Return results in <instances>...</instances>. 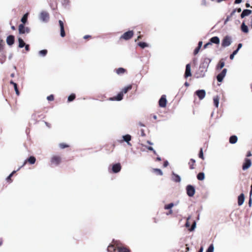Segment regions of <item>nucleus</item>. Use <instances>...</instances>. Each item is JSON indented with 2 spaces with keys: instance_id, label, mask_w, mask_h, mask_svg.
Wrapping results in <instances>:
<instances>
[{
  "instance_id": "47",
  "label": "nucleus",
  "mask_w": 252,
  "mask_h": 252,
  "mask_svg": "<svg viewBox=\"0 0 252 252\" xmlns=\"http://www.w3.org/2000/svg\"><path fill=\"white\" fill-rule=\"evenodd\" d=\"M198 156L201 159H204L203 152V150L202 148H201L199 151Z\"/></svg>"
},
{
  "instance_id": "8",
  "label": "nucleus",
  "mask_w": 252,
  "mask_h": 252,
  "mask_svg": "<svg viewBox=\"0 0 252 252\" xmlns=\"http://www.w3.org/2000/svg\"><path fill=\"white\" fill-rule=\"evenodd\" d=\"M36 161V158H35L34 157V156H30L29 158H28L27 159H26L23 165L20 166L17 170H19L21 167H23L25 164L26 163H27V162H29V163H30L31 164H33Z\"/></svg>"
},
{
  "instance_id": "7",
  "label": "nucleus",
  "mask_w": 252,
  "mask_h": 252,
  "mask_svg": "<svg viewBox=\"0 0 252 252\" xmlns=\"http://www.w3.org/2000/svg\"><path fill=\"white\" fill-rule=\"evenodd\" d=\"M122 169V166L120 163H116L112 165V172L113 173H119Z\"/></svg>"
},
{
  "instance_id": "64",
  "label": "nucleus",
  "mask_w": 252,
  "mask_h": 252,
  "mask_svg": "<svg viewBox=\"0 0 252 252\" xmlns=\"http://www.w3.org/2000/svg\"><path fill=\"white\" fill-rule=\"evenodd\" d=\"M242 1V0H235L234 1V3L235 4H239V3H241Z\"/></svg>"
},
{
  "instance_id": "37",
  "label": "nucleus",
  "mask_w": 252,
  "mask_h": 252,
  "mask_svg": "<svg viewBox=\"0 0 252 252\" xmlns=\"http://www.w3.org/2000/svg\"><path fill=\"white\" fill-rule=\"evenodd\" d=\"M75 94H71L70 95L68 96L67 100L68 102L72 101L75 99Z\"/></svg>"
},
{
  "instance_id": "11",
  "label": "nucleus",
  "mask_w": 252,
  "mask_h": 252,
  "mask_svg": "<svg viewBox=\"0 0 252 252\" xmlns=\"http://www.w3.org/2000/svg\"><path fill=\"white\" fill-rule=\"evenodd\" d=\"M167 100L165 95H162L158 101V104L160 107H165L166 106Z\"/></svg>"
},
{
  "instance_id": "23",
  "label": "nucleus",
  "mask_w": 252,
  "mask_h": 252,
  "mask_svg": "<svg viewBox=\"0 0 252 252\" xmlns=\"http://www.w3.org/2000/svg\"><path fill=\"white\" fill-rule=\"evenodd\" d=\"M224 65H225V62L224 61V59H221V60H220L216 67L218 70H220V69H222L224 67Z\"/></svg>"
},
{
  "instance_id": "26",
  "label": "nucleus",
  "mask_w": 252,
  "mask_h": 252,
  "mask_svg": "<svg viewBox=\"0 0 252 252\" xmlns=\"http://www.w3.org/2000/svg\"><path fill=\"white\" fill-rule=\"evenodd\" d=\"M18 47L19 48H22L24 47L26 44V43L24 42L23 39L21 37L18 38Z\"/></svg>"
},
{
  "instance_id": "20",
  "label": "nucleus",
  "mask_w": 252,
  "mask_h": 252,
  "mask_svg": "<svg viewBox=\"0 0 252 252\" xmlns=\"http://www.w3.org/2000/svg\"><path fill=\"white\" fill-rule=\"evenodd\" d=\"M123 141H125L128 145L131 146V143L129 142L131 139V136L129 134H126L123 136Z\"/></svg>"
},
{
  "instance_id": "46",
  "label": "nucleus",
  "mask_w": 252,
  "mask_h": 252,
  "mask_svg": "<svg viewBox=\"0 0 252 252\" xmlns=\"http://www.w3.org/2000/svg\"><path fill=\"white\" fill-rule=\"evenodd\" d=\"M214 249V245L212 244L210 245L206 252H213Z\"/></svg>"
},
{
  "instance_id": "17",
  "label": "nucleus",
  "mask_w": 252,
  "mask_h": 252,
  "mask_svg": "<svg viewBox=\"0 0 252 252\" xmlns=\"http://www.w3.org/2000/svg\"><path fill=\"white\" fill-rule=\"evenodd\" d=\"M171 176V179L173 181L176 183H179L181 182V178L179 175L175 173L174 172H172Z\"/></svg>"
},
{
  "instance_id": "28",
  "label": "nucleus",
  "mask_w": 252,
  "mask_h": 252,
  "mask_svg": "<svg viewBox=\"0 0 252 252\" xmlns=\"http://www.w3.org/2000/svg\"><path fill=\"white\" fill-rule=\"evenodd\" d=\"M6 59V56L4 55V51L0 52V63L2 64L4 63Z\"/></svg>"
},
{
  "instance_id": "61",
  "label": "nucleus",
  "mask_w": 252,
  "mask_h": 252,
  "mask_svg": "<svg viewBox=\"0 0 252 252\" xmlns=\"http://www.w3.org/2000/svg\"><path fill=\"white\" fill-rule=\"evenodd\" d=\"M236 12V10H235V9H234L231 12L230 14L229 15L231 17H232L234 14L235 13V12Z\"/></svg>"
},
{
  "instance_id": "52",
  "label": "nucleus",
  "mask_w": 252,
  "mask_h": 252,
  "mask_svg": "<svg viewBox=\"0 0 252 252\" xmlns=\"http://www.w3.org/2000/svg\"><path fill=\"white\" fill-rule=\"evenodd\" d=\"M230 17H231L229 15H228L226 17V18L225 19L224 22V25H226L227 24V23L230 20Z\"/></svg>"
},
{
  "instance_id": "58",
  "label": "nucleus",
  "mask_w": 252,
  "mask_h": 252,
  "mask_svg": "<svg viewBox=\"0 0 252 252\" xmlns=\"http://www.w3.org/2000/svg\"><path fill=\"white\" fill-rule=\"evenodd\" d=\"M243 45L242 43H240L238 44V46H237V48L236 50H237L239 52V50L242 48Z\"/></svg>"
},
{
  "instance_id": "10",
  "label": "nucleus",
  "mask_w": 252,
  "mask_h": 252,
  "mask_svg": "<svg viewBox=\"0 0 252 252\" xmlns=\"http://www.w3.org/2000/svg\"><path fill=\"white\" fill-rule=\"evenodd\" d=\"M51 162L56 166H58L61 162V158L58 156H54L51 158Z\"/></svg>"
},
{
  "instance_id": "16",
  "label": "nucleus",
  "mask_w": 252,
  "mask_h": 252,
  "mask_svg": "<svg viewBox=\"0 0 252 252\" xmlns=\"http://www.w3.org/2000/svg\"><path fill=\"white\" fill-rule=\"evenodd\" d=\"M6 41L8 45L11 46L14 43L15 36L13 35H8L6 38Z\"/></svg>"
},
{
  "instance_id": "30",
  "label": "nucleus",
  "mask_w": 252,
  "mask_h": 252,
  "mask_svg": "<svg viewBox=\"0 0 252 252\" xmlns=\"http://www.w3.org/2000/svg\"><path fill=\"white\" fill-rule=\"evenodd\" d=\"M41 115L39 114H36V113H34L32 115V120L34 121V124H35L37 121V119L40 118Z\"/></svg>"
},
{
  "instance_id": "35",
  "label": "nucleus",
  "mask_w": 252,
  "mask_h": 252,
  "mask_svg": "<svg viewBox=\"0 0 252 252\" xmlns=\"http://www.w3.org/2000/svg\"><path fill=\"white\" fill-rule=\"evenodd\" d=\"M197 178L199 181H202L205 178V174L203 172H199L197 175Z\"/></svg>"
},
{
  "instance_id": "5",
  "label": "nucleus",
  "mask_w": 252,
  "mask_h": 252,
  "mask_svg": "<svg viewBox=\"0 0 252 252\" xmlns=\"http://www.w3.org/2000/svg\"><path fill=\"white\" fill-rule=\"evenodd\" d=\"M134 35V32L133 31L129 30L126 32H125L124 34H123L121 37L120 39H123L126 40H127L131 38Z\"/></svg>"
},
{
  "instance_id": "63",
  "label": "nucleus",
  "mask_w": 252,
  "mask_h": 252,
  "mask_svg": "<svg viewBox=\"0 0 252 252\" xmlns=\"http://www.w3.org/2000/svg\"><path fill=\"white\" fill-rule=\"evenodd\" d=\"M146 148L149 151H153L154 150V148L151 146H146Z\"/></svg>"
},
{
  "instance_id": "24",
  "label": "nucleus",
  "mask_w": 252,
  "mask_h": 252,
  "mask_svg": "<svg viewBox=\"0 0 252 252\" xmlns=\"http://www.w3.org/2000/svg\"><path fill=\"white\" fill-rule=\"evenodd\" d=\"M238 141V137L236 135H233L231 136L229 139V142L230 144H234Z\"/></svg>"
},
{
  "instance_id": "18",
  "label": "nucleus",
  "mask_w": 252,
  "mask_h": 252,
  "mask_svg": "<svg viewBox=\"0 0 252 252\" xmlns=\"http://www.w3.org/2000/svg\"><path fill=\"white\" fill-rule=\"evenodd\" d=\"M252 13V10H251L250 9H244L242 11V12L240 15V17L241 18H244L246 16H248L249 15H250Z\"/></svg>"
},
{
  "instance_id": "3",
  "label": "nucleus",
  "mask_w": 252,
  "mask_h": 252,
  "mask_svg": "<svg viewBox=\"0 0 252 252\" xmlns=\"http://www.w3.org/2000/svg\"><path fill=\"white\" fill-rule=\"evenodd\" d=\"M207 71V69L201 68V66H199L198 70L195 73V76L196 78H203L205 77L206 72Z\"/></svg>"
},
{
  "instance_id": "60",
  "label": "nucleus",
  "mask_w": 252,
  "mask_h": 252,
  "mask_svg": "<svg viewBox=\"0 0 252 252\" xmlns=\"http://www.w3.org/2000/svg\"><path fill=\"white\" fill-rule=\"evenodd\" d=\"M168 164H169L168 161L167 160H165L163 163V166L164 167H166L168 165Z\"/></svg>"
},
{
  "instance_id": "39",
  "label": "nucleus",
  "mask_w": 252,
  "mask_h": 252,
  "mask_svg": "<svg viewBox=\"0 0 252 252\" xmlns=\"http://www.w3.org/2000/svg\"><path fill=\"white\" fill-rule=\"evenodd\" d=\"M153 170H154V172L156 173L158 175H161V176L163 175L162 171L160 169L154 168V169H153Z\"/></svg>"
},
{
  "instance_id": "15",
  "label": "nucleus",
  "mask_w": 252,
  "mask_h": 252,
  "mask_svg": "<svg viewBox=\"0 0 252 252\" xmlns=\"http://www.w3.org/2000/svg\"><path fill=\"white\" fill-rule=\"evenodd\" d=\"M59 24L60 27V35L62 37H64L65 36V32L64 31L63 22L60 20L59 21Z\"/></svg>"
},
{
  "instance_id": "9",
  "label": "nucleus",
  "mask_w": 252,
  "mask_h": 252,
  "mask_svg": "<svg viewBox=\"0 0 252 252\" xmlns=\"http://www.w3.org/2000/svg\"><path fill=\"white\" fill-rule=\"evenodd\" d=\"M252 165V162L250 159L245 158L244 162L242 165V169L243 170H246L251 167Z\"/></svg>"
},
{
  "instance_id": "62",
  "label": "nucleus",
  "mask_w": 252,
  "mask_h": 252,
  "mask_svg": "<svg viewBox=\"0 0 252 252\" xmlns=\"http://www.w3.org/2000/svg\"><path fill=\"white\" fill-rule=\"evenodd\" d=\"M203 42L201 41H199L198 43L197 47L201 48L202 46Z\"/></svg>"
},
{
  "instance_id": "50",
  "label": "nucleus",
  "mask_w": 252,
  "mask_h": 252,
  "mask_svg": "<svg viewBox=\"0 0 252 252\" xmlns=\"http://www.w3.org/2000/svg\"><path fill=\"white\" fill-rule=\"evenodd\" d=\"M14 90H15V93H16V94L17 95H19L20 94V92L18 90V86H16L15 85V87H14Z\"/></svg>"
},
{
  "instance_id": "6",
  "label": "nucleus",
  "mask_w": 252,
  "mask_h": 252,
  "mask_svg": "<svg viewBox=\"0 0 252 252\" xmlns=\"http://www.w3.org/2000/svg\"><path fill=\"white\" fill-rule=\"evenodd\" d=\"M19 33L20 34L28 33L30 32V29L29 27H25L23 24H21L19 26Z\"/></svg>"
},
{
  "instance_id": "55",
  "label": "nucleus",
  "mask_w": 252,
  "mask_h": 252,
  "mask_svg": "<svg viewBox=\"0 0 252 252\" xmlns=\"http://www.w3.org/2000/svg\"><path fill=\"white\" fill-rule=\"evenodd\" d=\"M25 48V50L27 51H30V45L29 44H26L24 46Z\"/></svg>"
},
{
  "instance_id": "56",
  "label": "nucleus",
  "mask_w": 252,
  "mask_h": 252,
  "mask_svg": "<svg viewBox=\"0 0 252 252\" xmlns=\"http://www.w3.org/2000/svg\"><path fill=\"white\" fill-rule=\"evenodd\" d=\"M212 45L211 42H210V41H209L208 42H207V43H206L205 44H204V46H203V48L204 49H206L208 47V46L209 45Z\"/></svg>"
},
{
  "instance_id": "54",
  "label": "nucleus",
  "mask_w": 252,
  "mask_h": 252,
  "mask_svg": "<svg viewBox=\"0 0 252 252\" xmlns=\"http://www.w3.org/2000/svg\"><path fill=\"white\" fill-rule=\"evenodd\" d=\"M252 190H251V191H250V199H249V204L250 206H251V204H252V199H251V195H252Z\"/></svg>"
},
{
  "instance_id": "49",
  "label": "nucleus",
  "mask_w": 252,
  "mask_h": 252,
  "mask_svg": "<svg viewBox=\"0 0 252 252\" xmlns=\"http://www.w3.org/2000/svg\"><path fill=\"white\" fill-rule=\"evenodd\" d=\"M47 99L49 101H53L54 99V96L53 94H51L47 96Z\"/></svg>"
},
{
  "instance_id": "4",
  "label": "nucleus",
  "mask_w": 252,
  "mask_h": 252,
  "mask_svg": "<svg viewBox=\"0 0 252 252\" xmlns=\"http://www.w3.org/2000/svg\"><path fill=\"white\" fill-rule=\"evenodd\" d=\"M232 42V38L230 36H224L221 41V46L223 47H226L231 45Z\"/></svg>"
},
{
  "instance_id": "34",
  "label": "nucleus",
  "mask_w": 252,
  "mask_h": 252,
  "mask_svg": "<svg viewBox=\"0 0 252 252\" xmlns=\"http://www.w3.org/2000/svg\"><path fill=\"white\" fill-rule=\"evenodd\" d=\"M225 76L223 74H222L221 73H220L217 76V79L219 82H221L223 81V78Z\"/></svg>"
},
{
  "instance_id": "38",
  "label": "nucleus",
  "mask_w": 252,
  "mask_h": 252,
  "mask_svg": "<svg viewBox=\"0 0 252 252\" xmlns=\"http://www.w3.org/2000/svg\"><path fill=\"white\" fill-rule=\"evenodd\" d=\"M28 20V13H26L24 14V15L23 16V17L21 18V22H22L23 24L24 25L27 22Z\"/></svg>"
},
{
  "instance_id": "44",
  "label": "nucleus",
  "mask_w": 252,
  "mask_h": 252,
  "mask_svg": "<svg viewBox=\"0 0 252 252\" xmlns=\"http://www.w3.org/2000/svg\"><path fill=\"white\" fill-rule=\"evenodd\" d=\"M187 194L189 196H192L195 193V190H187Z\"/></svg>"
},
{
  "instance_id": "51",
  "label": "nucleus",
  "mask_w": 252,
  "mask_h": 252,
  "mask_svg": "<svg viewBox=\"0 0 252 252\" xmlns=\"http://www.w3.org/2000/svg\"><path fill=\"white\" fill-rule=\"evenodd\" d=\"M200 48H198V47H196L194 51H193V54L194 55H196V54H197L198 53V52H199V50H200Z\"/></svg>"
},
{
  "instance_id": "41",
  "label": "nucleus",
  "mask_w": 252,
  "mask_h": 252,
  "mask_svg": "<svg viewBox=\"0 0 252 252\" xmlns=\"http://www.w3.org/2000/svg\"><path fill=\"white\" fill-rule=\"evenodd\" d=\"M5 43L4 41L2 39H0V52L3 51V47Z\"/></svg>"
},
{
  "instance_id": "2",
  "label": "nucleus",
  "mask_w": 252,
  "mask_h": 252,
  "mask_svg": "<svg viewBox=\"0 0 252 252\" xmlns=\"http://www.w3.org/2000/svg\"><path fill=\"white\" fill-rule=\"evenodd\" d=\"M212 59L208 58H205L204 59H202L199 66H201V68H203L208 70L209 64L210 63Z\"/></svg>"
},
{
  "instance_id": "19",
  "label": "nucleus",
  "mask_w": 252,
  "mask_h": 252,
  "mask_svg": "<svg viewBox=\"0 0 252 252\" xmlns=\"http://www.w3.org/2000/svg\"><path fill=\"white\" fill-rule=\"evenodd\" d=\"M174 206V204L173 203H169L168 204L165 205L164 206V209L165 210H169V212L166 213L167 215H172L173 214V211L171 209Z\"/></svg>"
},
{
  "instance_id": "32",
  "label": "nucleus",
  "mask_w": 252,
  "mask_h": 252,
  "mask_svg": "<svg viewBox=\"0 0 252 252\" xmlns=\"http://www.w3.org/2000/svg\"><path fill=\"white\" fill-rule=\"evenodd\" d=\"M214 104L216 107H218L219 104V97L217 95L213 98Z\"/></svg>"
},
{
  "instance_id": "13",
  "label": "nucleus",
  "mask_w": 252,
  "mask_h": 252,
  "mask_svg": "<svg viewBox=\"0 0 252 252\" xmlns=\"http://www.w3.org/2000/svg\"><path fill=\"white\" fill-rule=\"evenodd\" d=\"M191 76V66L190 63H188L186 65V69L185 72L184 74V77L185 78H187L188 77Z\"/></svg>"
},
{
  "instance_id": "25",
  "label": "nucleus",
  "mask_w": 252,
  "mask_h": 252,
  "mask_svg": "<svg viewBox=\"0 0 252 252\" xmlns=\"http://www.w3.org/2000/svg\"><path fill=\"white\" fill-rule=\"evenodd\" d=\"M241 30L244 33H248L249 32L248 27L243 22L241 25Z\"/></svg>"
},
{
  "instance_id": "53",
  "label": "nucleus",
  "mask_w": 252,
  "mask_h": 252,
  "mask_svg": "<svg viewBox=\"0 0 252 252\" xmlns=\"http://www.w3.org/2000/svg\"><path fill=\"white\" fill-rule=\"evenodd\" d=\"M186 189H194V187L192 185H189L187 186Z\"/></svg>"
},
{
  "instance_id": "48",
  "label": "nucleus",
  "mask_w": 252,
  "mask_h": 252,
  "mask_svg": "<svg viewBox=\"0 0 252 252\" xmlns=\"http://www.w3.org/2000/svg\"><path fill=\"white\" fill-rule=\"evenodd\" d=\"M59 147L61 149H64L68 147V145L64 143H60Z\"/></svg>"
},
{
  "instance_id": "14",
  "label": "nucleus",
  "mask_w": 252,
  "mask_h": 252,
  "mask_svg": "<svg viewBox=\"0 0 252 252\" xmlns=\"http://www.w3.org/2000/svg\"><path fill=\"white\" fill-rule=\"evenodd\" d=\"M124 94L122 92H119L118 94L112 97H110L109 99L112 101H121L123 99Z\"/></svg>"
},
{
  "instance_id": "1",
  "label": "nucleus",
  "mask_w": 252,
  "mask_h": 252,
  "mask_svg": "<svg viewBox=\"0 0 252 252\" xmlns=\"http://www.w3.org/2000/svg\"><path fill=\"white\" fill-rule=\"evenodd\" d=\"M50 16L49 13L45 11H41L39 15V20L44 23H47L49 22Z\"/></svg>"
},
{
  "instance_id": "21",
  "label": "nucleus",
  "mask_w": 252,
  "mask_h": 252,
  "mask_svg": "<svg viewBox=\"0 0 252 252\" xmlns=\"http://www.w3.org/2000/svg\"><path fill=\"white\" fill-rule=\"evenodd\" d=\"M210 42L211 44L213 43L216 44H219L220 42V40L219 37L218 36H213L209 39Z\"/></svg>"
},
{
  "instance_id": "33",
  "label": "nucleus",
  "mask_w": 252,
  "mask_h": 252,
  "mask_svg": "<svg viewBox=\"0 0 252 252\" xmlns=\"http://www.w3.org/2000/svg\"><path fill=\"white\" fill-rule=\"evenodd\" d=\"M47 52L48 51L46 49L41 50L38 52V55L40 57H44L46 56Z\"/></svg>"
},
{
  "instance_id": "27",
  "label": "nucleus",
  "mask_w": 252,
  "mask_h": 252,
  "mask_svg": "<svg viewBox=\"0 0 252 252\" xmlns=\"http://www.w3.org/2000/svg\"><path fill=\"white\" fill-rule=\"evenodd\" d=\"M116 250L118 252H129L130 251L128 249L124 247H117Z\"/></svg>"
},
{
  "instance_id": "29",
  "label": "nucleus",
  "mask_w": 252,
  "mask_h": 252,
  "mask_svg": "<svg viewBox=\"0 0 252 252\" xmlns=\"http://www.w3.org/2000/svg\"><path fill=\"white\" fill-rule=\"evenodd\" d=\"M126 71V69L123 67H119L116 70V72L118 75H122Z\"/></svg>"
},
{
  "instance_id": "57",
  "label": "nucleus",
  "mask_w": 252,
  "mask_h": 252,
  "mask_svg": "<svg viewBox=\"0 0 252 252\" xmlns=\"http://www.w3.org/2000/svg\"><path fill=\"white\" fill-rule=\"evenodd\" d=\"M226 72H227V69L226 68H224L222 69V70L221 71V72H220L222 74H223L224 75H226Z\"/></svg>"
},
{
  "instance_id": "59",
  "label": "nucleus",
  "mask_w": 252,
  "mask_h": 252,
  "mask_svg": "<svg viewBox=\"0 0 252 252\" xmlns=\"http://www.w3.org/2000/svg\"><path fill=\"white\" fill-rule=\"evenodd\" d=\"M201 5L203 6L207 5V1L206 0H201Z\"/></svg>"
},
{
  "instance_id": "36",
  "label": "nucleus",
  "mask_w": 252,
  "mask_h": 252,
  "mask_svg": "<svg viewBox=\"0 0 252 252\" xmlns=\"http://www.w3.org/2000/svg\"><path fill=\"white\" fill-rule=\"evenodd\" d=\"M138 45L142 49L148 47V44L145 42H139L138 43Z\"/></svg>"
},
{
  "instance_id": "12",
  "label": "nucleus",
  "mask_w": 252,
  "mask_h": 252,
  "mask_svg": "<svg viewBox=\"0 0 252 252\" xmlns=\"http://www.w3.org/2000/svg\"><path fill=\"white\" fill-rule=\"evenodd\" d=\"M195 94L198 96L199 99H203L206 95V92L204 90H198L195 92Z\"/></svg>"
},
{
  "instance_id": "22",
  "label": "nucleus",
  "mask_w": 252,
  "mask_h": 252,
  "mask_svg": "<svg viewBox=\"0 0 252 252\" xmlns=\"http://www.w3.org/2000/svg\"><path fill=\"white\" fill-rule=\"evenodd\" d=\"M245 200V196L243 193H241L238 197V204L239 206L242 205Z\"/></svg>"
},
{
  "instance_id": "45",
  "label": "nucleus",
  "mask_w": 252,
  "mask_h": 252,
  "mask_svg": "<svg viewBox=\"0 0 252 252\" xmlns=\"http://www.w3.org/2000/svg\"><path fill=\"white\" fill-rule=\"evenodd\" d=\"M62 5L66 7L68 5L69 3L68 0H61Z\"/></svg>"
},
{
  "instance_id": "40",
  "label": "nucleus",
  "mask_w": 252,
  "mask_h": 252,
  "mask_svg": "<svg viewBox=\"0 0 252 252\" xmlns=\"http://www.w3.org/2000/svg\"><path fill=\"white\" fill-rule=\"evenodd\" d=\"M195 162V160L194 159L191 158L190 159V162L189 163V164L190 169H193L194 168V167H193V164Z\"/></svg>"
},
{
  "instance_id": "43",
  "label": "nucleus",
  "mask_w": 252,
  "mask_h": 252,
  "mask_svg": "<svg viewBox=\"0 0 252 252\" xmlns=\"http://www.w3.org/2000/svg\"><path fill=\"white\" fill-rule=\"evenodd\" d=\"M238 51L237 50H235L230 55V59L232 60H233L235 55H236L238 53Z\"/></svg>"
},
{
  "instance_id": "31",
  "label": "nucleus",
  "mask_w": 252,
  "mask_h": 252,
  "mask_svg": "<svg viewBox=\"0 0 252 252\" xmlns=\"http://www.w3.org/2000/svg\"><path fill=\"white\" fill-rule=\"evenodd\" d=\"M132 89V86L131 85H129L126 87H125L121 91L123 93V94H126L128 91Z\"/></svg>"
},
{
  "instance_id": "42",
  "label": "nucleus",
  "mask_w": 252,
  "mask_h": 252,
  "mask_svg": "<svg viewBox=\"0 0 252 252\" xmlns=\"http://www.w3.org/2000/svg\"><path fill=\"white\" fill-rule=\"evenodd\" d=\"M16 171H13L11 173H10L8 176V177L6 178V180L7 181V182H10L11 179V177H12V176L13 175V174L16 173Z\"/></svg>"
}]
</instances>
